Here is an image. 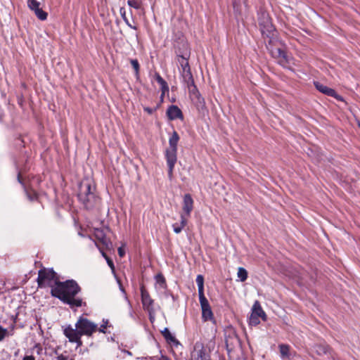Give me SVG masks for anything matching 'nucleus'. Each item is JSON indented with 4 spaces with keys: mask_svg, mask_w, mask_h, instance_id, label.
<instances>
[{
    "mask_svg": "<svg viewBox=\"0 0 360 360\" xmlns=\"http://www.w3.org/2000/svg\"><path fill=\"white\" fill-rule=\"evenodd\" d=\"M259 318H262L263 321H266V315L262 309L259 302L256 301L252 306V314L249 320L250 324L252 326L258 325L260 323Z\"/></svg>",
    "mask_w": 360,
    "mask_h": 360,
    "instance_id": "1a4fd4ad",
    "label": "nucleus"
},
{
    "mask_svg": "<svg viewBox=\"0 0 360 360\" xmlns=\"http://www.w3.org/2000/svg\"><path fill=\"white\" fill-rule=\"evenodd\" d=\"M108 323V320L103 321V323L101 326V327L99 328V331L101 333H105L104 329L107 327Z\"/></svg>",
    "mask_w": 360,
    "mask_h": 360,
    "instance_id": "e433bc0d",
    "label": "nucleus"
},
{
    "mask_svg": "<svg viewBox=\"0 0 360 360\" xmlns=\"http://www.w3.org/2000/svg\"><path fill=\"white\" fill-rule=\"evenodd\" d=\"M226 345L228 352H230L233 351L236 347H240V339L236 334L229 335L226 340Z\"/></svg>",
    "mask_w": 360,
    "mask_h": 360,
    "instance_id": "2eb2a0df",
    "label": "nucleus"
},
{
    "mask_svg": "<svg viewBox=\"0 0 360 360\" xmlns=\"http://www.w3.org/2000/svg\"><path fill=\"white\" fill-rule=\"evenodd\" d=\"M141 296L143 309L150 314L154 311L153 307L154 301L143 285L141 287Z\"/></svg>",
    "mask_w": 360,
    "mask_h": 360,
    "instance_id": "9b49d317",
    "label": "nucleus"
},
{
    "mask_svg": "<svg viewBox=\"0 0 360 360\" xmlns=\"http://www.w3.org/2000/svg\"><path fill=\"white\" fill-rule=\"evenodd\" d=\"M182 209V214H185L187 217H190L193 209V200L191 195L188 193L185 194L184 196Z\"/></svg>",
    "mask_w": 360,
    "mask_h": 360,
    "instance_id": "4468645a",
    "label": "nucleus"
},
{
    "mask_svg": "<svg viewBox=\"0 0 360 360\" xmlns=\"http://www.w3.org/2000/svg\"><path fill=\"white\" fill-rule=\"evenodd\" d=\"M75 327L79 330L81 335H91L97 329V325L89 319L80 317L75 323Z\"/></svg>",
    "mask_w": 360,
    "mask_h": 360,
    "instance_id": "6e6552de",
    "label": "nucleus"
},
{
    "mask_svg": "<svg viewBox=\"0 0 360 360\" xmlns=\"http://www.w3.org/2000/svg\"><path fill=\"white\" fill-rule=\"evenodd\" d=\"M130 63L134 70L135 76L138 79L139 77V70H140V65H139V61L136 59H131Z\"/></svg>",
    "mask_w": 360,
    "mask_h": 360,
    "instance_id": "bb28decb",
    "label": "nucleus"
},
{
    "mask_svg": "<svg viewBox=\"0 0 360 360\" xmlns=\"http://www.w3.org/2000/svg\"><path fill=\"white\" fill-rule=\"evenodd\" d=\"M94 191L95 187L88 181H84L79 185L78 198L86 209H91L98 201Z\"/></svg>",
    "mask_w": 360,
    "mask_h": 360,
    "instance_id": "7ed1b4c3",
    "label": "nucleus"
},
{
    "mask_svg": "<svg viewBox=\"0 0 360 360\" xmlns=\"http://www.w3.org/2000/svg\"><path fill=\"white\" fill-rule=\"evenodd\" d=\"M202 319L204 321L212 320L213 313L212 309L202 311Z\"/></svg>",
    "mask_w": 360,
    "mask_h": 360,
    "instance_id": "cd10ccee",
    "label": "nucleus"
},
{
    "mask_svg": "<svg viewBox=\"0 0 360 360\" xmlns=\"http://www.w3.org/2000/svg\"><path fill=\"white\" fill-rule=\"evenodd\" d=\"M57 360H68V356L63 354H60L57 356Z\"/></svg>",
    "mask_w": 360,
    "mask_h": 360,
    "instance_id": "ea45409f",
    "label": "nucleus"
},
{
    "mask_svg": "<svg viewBox=\"0 0 360 360\" xmlns=\"http://www.w3.org/2000/svg\"><path fill=\"white\" fill-rule=\"evenodd\" d=\"M187 216L185 214H181V223L180 226L184 228L187 224Z\"/></svg>",
    "mask_w": 360,
    "mask_h": 360,
    "instance_id": "f704fd0d",
    "label": "nucleus"
},
{
    "mask_svg": "<svg viewBox=\"0 0 360 360\" xmlns=\"http://www.w3.org/2000/svg\"><path fill=\"white\" fill-rule=\"evenodd\" d=\"M155 79H156V81L160 84L161 89L163 93H165V91L169 90V87H168L167 82L159 74H157L155 75Z\"/></svg>",
    "mask_w": 360,
    "mask_h": 360,
    "instance_id": "b1692460",
    "label": "nucleus"
},
{
    "mask_svg": "<svg viewBox=\"0 0 360 360\" xmlns=\"http://www.w3.org/2000/svg\"><path fill=\"white\" fill-rule=\"evenodd\" d=\"M118 254L120 257H123L124 255V251L122 249V248H120L118 249Z\"/></svg>",
    "mask_w": 360,
    "mask_h": 360,
    "instance_id": "79ce46f5",
    "label": "nucleus"
},
{
    "mask_svg": "<svg viewBox=\"0 0 360 360\" xmlns=\"http://www.w3.org/2000/svg\"><path fill=\"white\" fill-rule=\"evenodd\" d=\"M81 288L74 280H68L58 283L51 290V294L53 297L58 298L63 303L67 304L70 308L82 307L86 303L82 302L79 297L75 296L80 292Z\"/></svg>",
    "mask_w": 360,
    "mask_h": 360,
    "instance_id": "f257e3e1",
    "label": "nucleus"
},
{
    "mask_svg": "<svg viewBox=\"0 0 360 360\" xmlns=\"http://www.w3.org/2000/svg\"><path fill=\"white\" fill-rule=\"evenodd\" d=\"M106 261H107V263L108 264V266L112 269H114V264H113V262L108 257H106Z\"/></svg>",
    "mask_w": 360,
    "mask_h": 360,
    "instance_id": "4c0bfd02",
    "label": "nucleus"
},
{
    "mask_svg": "<svg viewBox=\"0 0 360 360\" xmlns=\"http://www.w3.org/2000/svg\"><path fill=\"white\" fill-rule=\"evenodd\" d=\"M29 8L34 12L36 16L41 20H45L47 18L48 13L39 8L40 3L37 0H27Z\"/></svg>",
    "mask_w": 360,
    "mask_h": 360,
    "instance_id": "ddd939ff",
    "label": "nucleus"
},
{
    "mask_svg": "<svg viewBox=\"0 0 360 360\" xmlns=\"http://www.w3.org/2000/svg\"><path fill=\"white\" fill-rule=\"evenodd\" d=\"M37 283L39 288L50 287L51 290L60 283V281L53 269H42L39 271Z\"/></svg>",
    "mask_w": 360,
    "mask_h": 360,
    "instance_id": "20e7f679",
    "label": "nucleus"
},
{
    "mask_svg": "<svg viewBox=\"0 0 360 360\" xmlns=\"http://www.w3.org/2000/svg\"><path fill=\"white\" fill-rule=\"evenodd\" d=\"M157 283H159L162 288L165 287V279L164 276L161 274H159L156 276Z\"/></svg>",
    "mask_w": 360,
    "mask_h": 360,
    "instance_id": "72a5a7b5",
    "label": "nucleus"
},
{
    "mask_svg": "<svg viewBox=\"0 0 360 360\" xmlns=\"http://www.w3.org/2000/svg\"><path fill=\"white\" fill-rule=\"evenodd\" d=\"M173 226V229H174V231L176 233H179L181 232L182 229L184 228H182V226H181L179 224H174L172 225Z\"/></svg>",
    "mask_w": 360,
    "mask_h": 360,
    "instance_id": "c9c22d12",
    "label": "nucleus"
},
{
    "mask_svg": "<svg viewBox=\"0 0 360 360\" xmlns=\"http://www.w3.org/2000/svg\"><path fill=\"white\" fill-rule=\"evenodd\" d=\"M120 13L122 15V17L125 19V10L123 8L120 9Z\"/></svg>",
    "mask_w": 360,
    "mask_h": 360,
    "instance_id": "37998d69",
    "label": "nucleus"
},
{
    "mask_svg": "<svg viewBox=\"0 0 360 360\" xmlns=\"http://www.w3.org/2000/svg\"><path fill=\"white\" fill-rule=\"evenodd\" d=\"M128 4L129 6L133 7L136 9H139L141 7V3L137 0H129Z\"/></svg>",
    "mask_w": 360,
    "mask_h": 360,
    "instance_id": "473e14b6",
    "label": "nucleus"
},
{
    "mask_svg": "<svg viewBox=\"0 0 360 360\" xmlns=\"http://www.w3.org/2000/svg\"><path fill=\"white\" fill-rule=\"evenodd\" d=\"M199 301L202 309V311L211 309L209 302L205 295L199 296Z\"/></svg>",
    "mask_w": 360,
    "mask_h": 360,
    "instance_id": "4be33fe9",
    "label": "nucleus"
},
{
    "mask_svg": "<svg viewBox=\"0 0 360 360\" xmlns=\"http://www.w3.org/2000/svg\"><path fill=\"white\" fill-rule=\"evenodd\" d=\"M132 35H133V37H135V38L136 39L137 43H138V44H139V43H140V41H139V40L138 39V34H137V33H136V32H135V33H134Z\"/></svg>",
    "mask_w": 360,
    "mask_h": 360,
    "instance_id": "a18cd8bd",
    "label": "nucleus"
},
{
    "mask_svg": "<svg viewBox=\"0 0 360 360\" xmlns=\"http://www.w3.org/2000/svg\"><path fill=\"white\" fill-rule=\"evenodd\" d=\"M162 334L167 341L170 342H176L175 337L170 333L167 328H165L162 331Z\"/></svg>",
    "mask_w": 360,
    "mask_h": 360,
    "instance_id": "5701e85b",
    "label": "nucleus"
},
{
    "mask_svg": "<svg viewBox=\"0 0 360 360\" xmlns=\"http://www.w3.org/2000/svg\"><path fill=\"white\" fill-rule=\"evenodd\" d=\"M65 336L68 338L70 342L77 343V347L82 346V342L81 340V334L78 329L72 328V326L68 325L63 329Z\"/></svg>",
    "mask_w": 360,
    "mask_h": 360,
    "instance_id": "9d476101",
    "label": "nucleus"
},
{
    "mask_svg": "<svg viewBox=\"0 0 360 360\" xmlns=\"http://www.w3.org/2000/svg\"><path fill=\"white\" fill-rule=\"evenodd\" d=\"M196 283L198 285V295H204V278L202 275H198L196 277Z\"/></svg>",
    "mask_w": 360,
    "mask_h": 360,
    "instance_id": "412c9836",
    "label": "nucleus"
},
{
    "mask_svg": "<svg viewBox=\"0 0 360 360\" xmlns=\"http://www.w3.org/2000/svg\"><path fill=\"white\" fill-rule=\"evenodd\" d=\"M145 111L148 112L149 114H152L153 113V109L150 108H144Z\"/></svg>",
    "mask_w": 360,
    "mask_h": 360,
    "instance_id": "c03bdc74",
    "label": "nucleus"
},
{
    "mask_svg": "<svg viewBox=\"0 0 360 360\" xmlns=\"http://www.w3.org/2000/svg\"><path fill=\"white\" fill-rule=\"evenodd\" d=\"M179 141V136L174 131L169 139V148L166 150V157L176 158L177 144Z\"/></svg>",
    "mask_w": 360,
    "mask_h": 360,
    "instance_id": "f8f14e48",
    "label": "nucleus"
},
{
    "mask_svg": "<svg viewBox=\"0 0 360 360\" xmlns=\"http://www.w3.org/2000/svg\"><path fill=\"white\" fill-rule=\"evenodd\" d=\"M237 276L241 282H244L248 278V271L243 267L238 269Z\"/></svg>",
    "mask_w": 360,
    "mask_h": 360,
    "instance_id": "393cba45",
    "label": "nucleus"
},
{
    "mask_svg": "<svg viewBox=\"0 0 360 360\" xmlns=\"http://www.w3.org/2000/svg\"><path fill=\"white\" fill-rule=\"evenodd\" d=\"M10 335L8 330L0 326V342L2 341L6 336Z\"/></svg>",
    "mask_w": 360,
    "mask_h": 360,
    "instance_id": "2f4dec72",
    "label": "nucleus"
},
{
    "mask_svg": "<svg viewBox=\"0 0 360 360\" xmlns=\"http://www.w3.org/2000/svg\"><path fill=\"white\" fill-rule=\"evenodd\" d=\"M233 7L235 15L236 17L241 15V6H240V0H233Z\"/></svg>",
    "mask_w": 360,
    "mask_h": 360,
    "instance_id": "a878e982",
    "label": "nucleus"
},
{
    "mask_svg": "<svg viewBox=\"0 0 360 360\" xmlns=\"http://www.w3.org/2000/svg\"><path fill=\"white\" fill-rule=\"evenodd\" d=\"M96 238L104 246L105 248L109 249L111 247V243L106 238L105 235L103 230L96 229L94 232Z\"/></svg>",
    "mask_w": 360,
    "mask_h": 360,
    "instance_id": "6ab92c4d",
    "label": "nucleus"
},
{
    "mask_svg": "<svg viewBox=\"0 0 360 360\" xmlns=\"http://www.w3.org/2000/svg\"><path fill=\"white\" fill-rule=\"evenodd\" d=\"M130 316H131V317H133V314H132V312H130Z\"/></svg>",
    "mask_w": 360,
    "mask_h": 360,
    "instance_id": "de8ad7c7",
    "label": "nucleus"
},
{
    "mask_svg": "<svg viewBox=\"0 0 360 360\" xmlns=\"http://www.w3.org/2000/svg\"><path fill=\"white\" fill-rule=\"evenodd\" d=\"M96 245H97V247H98V249L100 250V252H101V254H102L103 257H105V258L106 259V257H108V256H107V255H106V254L104 252L103 250L101 247H99V245H98L97 243H96Z\"/></svg>",
    "mask_w": 360,
    "mask_h": 360,
    "instance_id": "a19ab883",
    "label": "nucleus"
},
{
    "mask_svg": "<svg viewBox=\"0 0 360 360\" xmlns=\"http://www.w3.org/2000/svg\"><path fill=\"white\" fill-rule=\"evenodd\" d=\"M266 49L282 66L287 67L290 63L292 58L281 46H266Z\"/></svg>",
    "mask_w": 360,
    "mask_h": 360,
    "instance_id": "423d86ee",
    "label": "nucleus"
},
{
    "mask_svg": "<svg viewBox=\"0 0 360 360\" xmlns=\"http://www.w3.org/2000/svg\"><path fill=\"white\" fill-rule=\"evenodd\" d=\"M70 360H72V359H70Z\"/></svg>",
    "mask_w": 360,
    "mask_h": 360,
    "instance_id": "09e8293b",
    "label": "nucleus"
},
{
    "mask_svg": "<svg viewBox=\"0 0 360 360\" xmlns=\"http://www.w3.org/2000/svg\"><path fill=\"white\" fill-rule=\"evenodd\" d=\"M22 360H35V358L32 355H27Z\"/></svg>",
    "mask_w": 360,
    "mask_h": 360,
    "instance_id": "58836bf2",
    "label": "nucleus"
},
{
    "mask_svg": "<svg viewBox=\"0 0 360 360\" xmlns=\"http://www.w3.org/2000/svg\"><path fill=\"white\" fill-rule=\"evenodd\" d=\"M167 163L168 166V176L171 179L173 175V170L174 165L176 162V158L173 157H166Z\"/></svg>",
    "mask_w": 360,
    "mask_h": 360,
    "instance_id": "aec40b11",
    "label": "nucleus"
},
{
    "mask_svg": "<svg viewBox=\"0 0 360 360\" xmlns=\"http://www.w3.org/2000/svg\"><path fill=\"white\" fill-rule=\"evenodd\" d=\"M191 98L198 108V111L204 114L206 111L205 102L204 98L201 96L200 94L194 95L191 96Z\"/></svg>",
    "mask_w": 360,
    "mask_h": 360,
    "instance_id": "dca6fc26",
    "label": "nucleus"
},
{
    "mask_svg": "<svg viewBox=\"0 0 360 360\" xmlns=\"http://www.w3.org/2000/svg\"><path fill=\"white\" fill-rule=\"evenodd\" d=\"M280 352L282 357H285L289 356V349L290 347L287 345H279Z\"/></svg>",
    "mask_w": 360,
    "mask_h": 360,
    "instance_id": "c85d7f7f",
    "label": "nucleus"
},
{
    "mask_svg": "<svg viewBox=\"0 0 360 360\" xmlns=\"http://www.w3.org/2000/svg\"><path fill=\"white\" fill-rule=\"evenodd\" d=\"M174 37H175L174 39V42L178 43V44H182L184 42V38H185L183 32L181 31H177L176 33H174Z\"/></svg>",
    "mask_w": 360,
    "mask_h": 360,
    "instance_id": "7c9ffc66",
    "label": "nucleus"
},
{
    "mask_svg": "<svg viewBox=\"0 0 360 360\" xmlns=\"http://www.w3.org/2000/svg\"><path fill=\"white\" fill-rule=\"evenodd\" d=\"M187 87L189 91L190 97L200 94L196 86L194 84V82H193V84H187Z\"/></svg>",
    "mask_w": 360,
    "mask_h": 360,
    "instance_id": "c756f323",
    "label": "nucleus"
},
{
    "mask_svg": "<svg viewBox=\"0 0 360 360\" xmlns=\"http://www.w3.org/2000/svg\"><path fill=\"white\" fill-rule=\"evenodd\" d=\"M18 179L19 182L21 183V180H20V174H18Z\"/></svg>",
    "mask_w": 360,
    "mask_h": 360,
    "instance_id": "49530a36",
    "label": "nucleus"
},
{
    "mask_svg": "<svg viewBox=\"0 0 360 360\" xmlns=\"http://www.w3.org/2000/svg\"><path fill=\"white\" fill-rule=\"evenodd\" d=\"M167 115L171 120L183 118L182 112L176 105L169 106L167 110Z\"/></svg>",
    "mask_w": 360,
    "mask_h": 360,
    "instance_id": "a211bd4d",
    "label": "nucleus"
},
{
    "mask_svg": "<svg viewBox=\"0 0 360 360\" xmlns=\"http://www.w3.org/2000/svg\"><path fill=\"white\" fill-rule=\"evenodd\" d=\"M258 23L265 45H274L276 44V39L274 38L275 28L269 13L260 10L258 13Z\"/></svg>",
    "mask_w": 360,
    "mask_h": 360,
    "instance_id": "f03ea898",
    "label": "nucleus"
},
{
    "mask_svg": "<svg viewBox=\"0 0 360 360\" xmlns=\"http://www.w3.org/2000/svg\"><path fill=\"white\" fill-rule=\"evenodd\" d=\"M214 342L210 341L207 347H205L202 343L197 342L191 354V360H211L210 350L214 348Z\"/></svg>",
    "mask_w": 360,
    "mask_h": 360,
    "instance_id": "39448f33",
    "label": "nucleus"
},
{
    "mask_svg": "<svg viewBox=\"0 0 360 360\" xmlns=\"http://www.w3.org/2000/svg\"><path fill=\"white\" fill-rule=\"evenodd\" d=\"M314 86L316 88L318 91L320 92L327 95L330 96L334 98H338V95L335 92V91L331 88L328 87L327 86L321 84L319 82H314Z\"/></svg>",
    "mask_w": 360,
    "mask_h": 360,
    "instance_id": "f3484780",
    "label": "nucleus"
},
{
    "mask_svg": "<svg viewBox=\"0 0 360 360\" xmlns=\"http://www.w3.org/2000/svg\"><path fill=\"white\" fill-rule=\"evenodd\" d=\"M188 54H184L182 56H178V62L181 65V74L183 78L184 82L186 84H193V82H194L193 75L191 72V68L188 64Z\"/></svg>",
    "mask_w": 360,
    "mask_h": 360,
    "instance_id": "0eeeda50",
    "label": "nucleus"
}]
</instances>
